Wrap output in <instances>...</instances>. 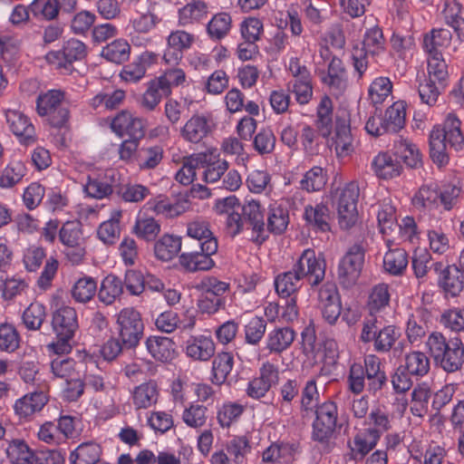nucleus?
<instances>
[{
	"mask_svg": "<svg viewBox=\"0 0 464 464\" xmlns=\"http://www.w3.org/2000/svg\"><path fill=\"white\" fill-rule=\"evenodd\" d=\"M218 208L225 218L226 232L231 237H235L245 228H250L251 239L255 243L261 245L267 239L264 213L258 201L251 200L241 205L239 200L232 196L224 198Z\"/></svg>",
	"mask_w": 464,
	"mask_h": 464,
	"instance_id": "nucleus-1",
	"label": "nucleus"
},
{
	"mask_svg": "<svg viewBox=\"0 0 464 464\" xmlns=\"http://www.w3.org/2000/svg\"><path fill=\"white\" fill-rule=\"evenodd\" d=\"M325 260L312 248L303 251L291 270L281 273L275 278L276 291L281 298L295 296L306 281L312 287L319 285L325 276Z\"/></svg>",
	"mask_w": 464,
	"mask_h": 464,
	"instance_id": "nucleus-2",
	"label": "nucleus"
},
{
	"mask_svg": "<svg viewBox=\"0 0 464 464\" xmlns=\"http://www.w3.org/2000/svg\"><path fill=\"white\" fill-rule=\"evenodd\" d=\"M387 382L381 360L374 354L365 356L363 364L352 363L347 376L348 389L356 395L361 394L365 387L370 394L376 395L386 386Z\"/></svg>",
	"mask_w": 464,
	"mask_h": 464,
	"instance_id": "nucleus-3",
	"label": "nucleus"
},
{
	"mask_svg": "<svg viewBox=\"0 0 464 464\" xmlns=\"http://www.w3.org/2000/svg\"><path fill=\"white\" fill-rule=\"evenodd\" d=\"M387 382L381 360L374 354L365 356L363 364L352 363L347 376L348 389L356 395L361 394L365 387L370 394L376 395L386 386Z\"/></svg>",
	"mask_w": 464,
	"mask_h": 464,
	"instance_id": "nucleus-4",
	"label": "nucleus"
},
{
	"mask_svg": "<svg viewBox=\"0 0 464 464\" xmlns=\"http://www.w3.org/2000/svg\"><path fill=\"white\" fill-rule=\"evenodd\" d=\"M461 121L453 114H449L443 127L434 126L430 134V156L438 166L449 162L448 147L461 150L464 136L460 130Z\"/></svg>",
	"mask_w": 464,
	"mask_h": 464,
	"instance_id": "nucleus-5",
	"label": "nucleus"
},
{
	"mask_svg": "<svg viewBox=\"0 0 464 464\" xmlns=\"http://www.w3.org/2000/svg\"><path fill=\"white\" fill-rule=\"evenodd\" d=\"M427 353L435 364L447 372L459 371L464 362V344L459 338L448 340L440 332L434 331L425 341Z\"/></svg>",
	"mask_w": 464,
	"mask_h": 464,
	"instance_id": "nucleus-6",
	"label": "nucleus"
},
{
	"mask_svg": "<svg viewBox=\"0 0 464 464\" xmlns=\"http://www.w3.org/2000/svg\"><path fill=\"white\" fill-rule=\"evenodd\" d=\"M52 326L56 334V341L49 344L57 354L69 353L72 341L79 327L76 310L71 306H62L53 314Z\"/></svg>",
	"mask_w": 464,
	"mask_h": 464,
	"instance_id": "nucleus-7",
	"label": "nucleus"
},
{
	"mask_svg": "<svg viewBox=\"0 0 464 464\" xmlns=\"http://www.w3.org/2000/svg\"><path fill=\"white\" fill-rule=\"evenodd\" d=\"M401 337L400 329L394 325H383L377 316H367L363 321L360 340L364 343L373 342L374 351L388 353Z\"/></svg>",
	"mask_w": 464,
	"mask_h": 464,
	"instance_id": "nucleus-8",
	"label": "nucleus"
},
{
	"mask_svg": "<svg viewBox=\"0 0 464 464\" xmlns=\"http://www.w3.org/2000/svg\"><path fill=\"white\" fill-rule=\"evenodd\" d=\"M313 413L315 419L312 424V439L323 445H328L336 429L342 426L338 423V406L335 401L327 400L317 403Z\"/></svg>",
	"mask_w": 464,
	"mask_h": 464,
	"instance_id": "nucleus-9",
	"label": "nucleus"
},
{
	"mask_svg": "<svg viewBox=\"0 0 464 464\" xmlns=\"http://www.w3.org/2000/svg\"><path fill=\"white\" fill-rule=\"evenodd\" d=\"M118 336L126 349L136 348L143 337L144 324L140 312L125 307L116 315Z\"/></svg>",
	"mask_w": 464,
	"mask_h": 464,
	"instance_id": "nucleus-10",
	"label": "nucleus"
},
{
	"mask_svg": "<svg viewBox=\"0 0 464 464\" xmlns=\"http://www.w3.org/2000/svg\"><path fill=\"white\" fill-rule=\"evenodd\" d=\"M63 100L64 92L61 90H50L36 100L38 114L47 116L50 124L55 128L65 126L69 121L70 111Z\"/></svg>",
	"mask_w": 464,
	"mask_h": 464,
	"instance_id": "nucleus-11",
	"label": "nucleus"
},
{
	"mask_svg": "<svg viewBox=\"0 0 464 464\" xmlns=\"http://www.w3.org/2000/svg\"><path fill=\"white\" fill-rule=\"evenodd\" d=\"M364 258V247L361 244H354L340 259L337 277L343 287L351 288L356 285L363 267Z\"/></svg>",
	"mask_w": 464,
	"mask_h": 464,
	"instance_id": "nucleus-12",
	"label": "nucleus"
},
{
	"mask_svg": "<svg viewBox=\"0 0 464 464\" xmlns=\"http://www.w3.org/2000/svg\"><path fill=\"white\" fill-rule=\"evenodd\" d=\"M359 196L360 187L357 181L349 182L340 192L336 204L339 224L343 229L353 227L358 220Z\"/></svg>",
	"mask_w": 464,
	"mask_h": 464,
	"instance_id": "nucleus-13",
	"label": "nucleus"
},
{
	"mask_svg": "<svg viewBox=\"0 0 464 464\" xmlns=\"http://www.w3.org/2000/svg\"><path fill=\"white\" fill-rule=\"evenodd\" d=\"M199 251L182 253L179 256V265L188 272L208 271L215 266L212 256L218 252L217 238L203 241Z\"/></svg>",
	"mask_w": 464,
	"mask_h": 464,
	"instance_id": "nucleus-14",
	"label": "nucleus"
},
{
	"mask_svg": "<svg viewBox=\"0 0 464 464\" xmlns=\"http://www.w3.org/2000/svg\"><path fill=\"white\" fill-rule=\"evenodd\" d=\"M215 129V123L209 114H194L188 119L180 130L184 140L198 144L208 137Z\"/></svg>",
	"mask_w": 464,
	"mask_h": 464,
	"instance_id": "nucleus-15",
	"label": "nucleus"
},
{
	"mask_svg": "<svg viewBox=\"0 0 464 464\" xmlns=\"http://www.w3.org/2000/svg\"><path fill=\"white\" fill-rule=\"evenodd\" d=\"M379 440V434L375 430H361L353 436V440L348 441L350 451L347 456L352 460H363L375 449Z\"/></svg>",
	"mask_w": 464,
	"mask_h": 464,
	"instance_id": "nucleus-16",
	"label": "nucleus"
},
{
	"mask_svg": "<svg viewBox=\"0 0 464 464\" xmlns=\"http://www.w3.org/2000/svg\"><path fill=\"white\" fill-rule=\"evenodd\" d=\"M48 400L44 390L27 392L15 401L14 411L19 420H29L35 413L44 409Z\"/></svg>",
	"mask_w": 464,
	"mask_h": 464,
	"instance_id": "nucleus-17",
	"label": "nucleus"
},
{
	"mask_svg": "<svg viewBox=\"0 0 464 464\" xmlns=\"http://www.w3.org/2000/svg\"><path fill=\"white\" fill-rule=\"evenodd\" d=\"M322 81L333 95L339 97L345 92L349 85V79L346 68L340 58H333L328 63L327 74Z\"/></svg>",
	"mask_w": 464,
	"mask_h": 464,
	"instance_id": "nucleus-18",
	"label": "nucleus"
},
{
	"mask_svg": "<svg viewBox=\"0 0 464 464\" xmlns=\"http://www.w3.org/2000/svg\"><path fill=\"white\" fill-rule=\"evenodd\" d=\"M6 121L11 131L24 145L35 141V130L30 119L19 111L8 110L5 112Z\"/></svg>",
	"mask_w": 464,
	"mask_h": 464,
	"instance_id": "nucleus-19",
	"label": "nucleus"
},
{
	"mask_svg": "<svg viewBox=\"0 0 464 464\" xmlns=\"http://www.w3.org/2000/svg\"><path fill=\"white\" fill-rule=\"evenodd\" d=\"M158 55L153 52H143L133 62L124 65L120 76L129 83H137L144 78L147 69L156 63Z\"/></svg>",
	"mask_w": 464,
	"mask_h": 464,
	"instance_id": "nucleus-20",
	"label": "nucleus"
},
{
	"mask_svg": "<svg viewBox=\"0 0 464 464\" xmlns=\"http://www.w3.org/2000/svg\"><path fill=\"white\" fill-rule=\"evenodd\" d=\"M160 391L155 381L150 380L136 386L131 392V401L135 410H146L158 401Z\"/></svg>",
	"mask_w": 464,
	"mask_h": 464,
	"instance_id": "nucleus-21",
	"label": "nucleus"
},
{
	"mask_svg": "<svg viewBox=\"0 0 464 464\" xmlns=\"http://www.w3.org/2000/svg\"><path fill=\"white\" fill-rule=\"evenodd\" d=\"M304 218L309 227L316 232H328L331 230V214L329 208L324 204L308 205L304 208Z\"/></svg>",
	"mask_w": 464,
	"mask_h": 464,
	"instance_id": "nucleus-22",
	"label": "nucleus"
},
{
	"mask_svg": "<svg viewBox=\"0 0 464 464\" xmlns=\"http://www.w3.org/2000/svg\"><path fill=\"white\" fill-rule=\"evenodd\" d=\"M216 345L209 336H191L186 343V354L193 360L206 362L214 356Z\"/></svg>",
	"mask_w": 464,
	"mask_h": 464,
	"instance_id": "nucleus-23",
	"label": "nucleus"
},
{
	"mask_svg": "<svg viewBox=\"0 0 464 464\" xmlns=\"http://www.w3.org/2000/svg\"><path fill=\"white\" fill-rule=\"evenodd\" d=\"M375 175L382 179H394L401 175L402 167L400 161L388 152L378 153L372 161Z\"/></svg>",
	"mask_w": 464,
	"mask_h": 464,
	"instance_id": "nucleus-24",
	"label": "nucleus"
},
{
	"mask_svg": "<svg viewBox=\"0 0 464 464\" xmlns=\"http://www.w3.org/2000/svg\"><path fill=\"white\" fill-rule=\"evenodd\" d=\"M334 150L340 158L351 155L353 150V139L351 133L350 124L344 119H337L335 121L334 136L333 138Z\"/></svg>",
	"mask_w": 464,
	"mask_h": 464,
	"instance_id": "nucleus-25",
	"label": "nucleus"
},
{
	"mask_svg": "<svg viewBox=\"0 0 464 464\" xmlns=\"http://www.w3.org/2000/svg\"><path fill=\"white\" fill-rule=\"evenodd\" d=\"M426 314L425 309H417L408 318L405 333L411 344L421 343L429 331Z\"/></svg>",
	"mask_w": 464,
	"mask_h": 464,
	"instance_id": "nucleus-26",
	"label": "nucleus"
},
{
	"mask_svg": "<svg viewBox=\"0 0 464 464\" xmlns=\"http://www.w3.org/2000/svg\"><path fill=\"white\" fill-rule=\"evenodd\" d=\"M295 338V331L290 327H278L270 331L266 337V348L271 353L279 354L287 350Z\"/></svg>",
	"mask_w": 464,
	"mask_h": 464,
	"instance_id": "nucleus-27",
	"label": "nucleus"
},
{
	"mask_svg": "<svg viewBox=\"0 0 464 464\" xmlns=\"http://www.w3.org/2000/svg\"><path fill=\"white\" fill-rule=\"evenodd\" d=\"M452 39L450 30L445 28L432 29L423 37L422 46L429 55H442L441 51L447 48Z\"/></svg>",
	"mask_w": 464,
	"mask_h": 464,
	"instance_id": "nucleus-28",
	"label": "nucleus"
},
{
	"mask_svg": "<svg viewBox=\"0 0 464 464\" xmlns=\"http://www.w3.org/2000/svg\"><path fill=\"white\" fill-rule=\"evenodd\" d=\"M146 347L150 355L157 361L169 362L174 358L175 343L165 336H150L146 340Z\"/></svg>",
	"mask_w": 464,
	"mask_h": 464,
	"instance_id": "nucleus-29",
	"label": "nucleus"
},
{
	"mask_svg": "<svg viewBox=\"0 0 464 464\" xmlns=\"http://www.w3.org/2000/svg\"><path fill=\"white\" fill-rule=\"evenodd\" d=\"M462 5L457 0H444L441 15L445 23L464 41V18L460 15Z\"/></svg>",
	"mask_w": 464,
	"mask_h": 464,
	"instance_id": "nucleus-30",
	"label": "nucleus"
},
{
	"mask_svg": "<svg viewBox=\"0 0 464 464\" xmlns=\"http://www.w3.org/2000/svg\"><path fill=\"white\" fill-rule=\"evenodd\" d=\"M411 203L413 207L420 212L431 211L438 208V185L429 184L421 186L414 194Z\"/></svg>",
	"mask_w": 464,
	"mask_h": 464,
	"instance_id": "nucleus-31",
	"label": "nucleus"
},
{
	"mask_svg": "<svg viewBox=\"0 0 464 464\" xmlns=\"http://www.w3.org/2000/svg\"><path fill=\"white\" fill-rule=\"evenodd\" d=\"M102 453V447L93 441L81 443L69 457L70 464H97Z\"/></svg>",
	"mask_w": 464,
	"mask_h": 464,
	"instance_id": "nucleus-32",
	"label": "nucleus"
},
{
	"mask_svg": "<svg viewBox=\"0 0 464 464\" xmlns=\"http://www.w3.org/2000/svg\"><path fill=\"white\" fill-rule=\"evenodd\" d=\"M416 380L426 376L430 370V359L426 353L411 351L404 356L401 364Z\"/></svg>",
	"mask_w": 464,
	"mask_h": 464,
	"instance_id": "nucleus-33",
	"label": "nucleus"
},
{
	"mask_svg": "<svg viewBox=\"0 0 464 464\" xmlns=\"http://www.w3.org/2000/svg\"><path fill=\"white\" fill-rule=\"evenodd\" d=\"M439 285L447 295L453 297L459 295L464 289V276L459 272V266L444 268L440 274Z\"/></svg>",
	"mask_w": 464,
	"mask_h": 464,
	"instance_id": "nucleus-34",
	"label": "nucleus"
},
{
	"mask_svg": "<svg viewBox=\"0 0 464 464\" xmlns=\"http://www.w3.org/2000/svg\"><path fill=\"white\" fill-rule=\"evenodd\" d=\"M234 367V356L231 353H218L212 361L211 382L214 384L225 383Z\"/></svg>",
	"mask_w": 464,
	"mask_h": 464,
	"instance_id": "nucleus-35",
	"label": "nucleus"
},
{
	"mask_svg": "<svg viewBox=\"0 0 464 464\" xmlns=\"http://www.w3.org/2000/svg\"><path fill=\"white\" fill-rule=\"evenodd\" d=\"M205 162L200 165L204 169L202 179L207 183H216L225 175L228 169V162L226 160H216L212 153L202 152Z\"/></svg>",
	"mask_w": 464,
	"mask_h": 464,
	"instance_id": "nucleus-36",
	"label": "nucleus"
},
{
	"mask_svg": "<svg viewBox=\"0 0 464 464\" xmlns=\"http://www.w3.org/2000/svg\"><path fill=\"white\" fill-rule=\"evenodd\" d=\"M6 458L11 464H29L34 450L24 439L15 438L6 440Z\"/></svg>",
	"mask_w": 464,
	"mask_h": 464,
	"instance_id": "nucleus-37",
	"label": "nucleus"
},
{
	"mask_svg": "<svg viewBox=\"0 0 464 464\" xmlns=\"http://www.w3.org/2000/svg\"><path fill=\"white\" fill-rule=\"evenodd\" d=\"M122 294V280L115 275L111 274L102 279L101 287L98 291V298L102 304L110 305L112 304Z\"/></svg>",
	"mask_w": 464,
	"mask_h": 464,
	"instance_id": "nucleus-38",
	"label": "nucleus"
},
{
	"mask_svg": "<svg viewBox=\"0 0 464 464\" xmlns=\"http://www.w3.org/2000/svg\"><path fill=\"white\" fill-rule=\"evenodd\" d=\"M394 154L407 166L416 169L421 165V154L417 146L411 141L399 138L394 141Z\"/></svg>",
	"mask_w": 464,
	"mask_h": 464,
	"instance_id": "nucleus-39",
	"label": "nucleus"
},
{
	"mask_svg": "<svg viewBox=\"0 0 464 464\" xmlns=\"http://www.w3.org/2000/svg\"><path fill=\"white\" fill-rule=\"evenodd\" d=\"M408 263V254L403 248L390 249L383 257L384 271L393 276H402Z\"/></svg>",
	"mask_w": 464,
	"mask_h": 464,
	"instance_id": "nucleus-40",
	"label": "nucleus"
},
{
	"mask_svg": "<svg viewBox=\"0 0 464 464\" xmlns=\"http://www.w3.org/2000/svg\"><path fill=\"white\" fill-rule=\"evenodd\" d=\"M288 224V210L276 203L270 205L267 212V227H265L266 233L281 235L285 231Z\"/></svg>",
	"mask_w": 464,
	"mask_h": 464,
	"instance_id": "nucleus-41",
	"label": "nucleus"
},
{
	"mask_svg": "<svg viewBox=\"0 0 464 464\" xmlns=\"http://www.w3.org/2000/svg\"><path fill=\"white\" fill-rule=\"evenodd\" d=\"M390 299V286L387 284L382 283L374 285L368 296V316H376L377 313L383 311L389 305Z\"/></svg>",
	"mask_w": 464,
	"mask_h": 464,
	"instance_id": "nucleus-42",
	"label": "nucleus"
},
{
	"mask_svg": "<svg viewBox=\"0 0 464 464\" xmlns=\"http://www.w3.org/2000/svg\"><path fill=\"white\" fill-rule=\"evenodd\" d=\"M205 162L203 153H195L185 157L181 169L176 173L175 179L185 186L191 184L196 178V170Z\"/></svg>",
	"mask_w": 464,
	"mask_h": 464,
	"instance_id": "nucleus-43",
	"label": "nucleus"
},
{
	"mask_svg": "<svg viewBox=\"0 0 464 464\" xmlns=\"http://www.w3.org/2000/svg\"><path fill=\"white\" fill-rule=\"evenodd\" d=\"M181 249V238L172 235H163L154 245V253L158 259L169 261Z\"/></svg>",
	"mask_w": 464,
	"mask_h": 464,
	"instance_id": "nucleus-44",
	"label": "nucleus"
},
{
	"mask_svg": "<svg viewBox=\"0 0 464 464\" xmlns=\"http://www.w3.org/2000/svg\"><path fill=\"white\" fill-rule=\"evenodd\" d=\"M160 232V225L151 217L139 216L132 227V233L146 242L154 241Z\"/></svg>",
	"mask_w": 464,
	"mask_h": 464,
	"instance_id": "nucleus-45",
	"label": "nucleus"
},
{
	"mask_svg": "<svg viewBox=\"0 0 464 464\" xmlns=\"http://www.w3.org/2000/svg\"><path fill=\"white\" fill-rule=\"evenodd\" d=\"M208 15V5L200 0H192L179 12V22L181 25L198 23Z\"/></svg>",
	"mask_w": 464,
	"mask_h": 464,
	"instance_id": "nucleus-46",
	"label": "nucleus"
},
{
	"mask_svg": "<svg viewBox=\"0 0 464 464\" xmlns=\"http://www.w3.org/2000/svg\"><path fill=\"white\" fill-rule=\"evenodd\" d=\"M386 41L382 29L374 25L365 31L362 49H365L371 56L376 57L385 52Z\"/></svg>",
	"mask_w": 464,
	"mask_h": 464,
	"instance_id": "nucleus-47",
	"label": "nucleus"
},
{
	"mask_svg": "<svg viewBox=\"0 0 464 464\" xmlns=\"http://www.w3.org/2000/svg\"><path fill=\"white\" fill-rule=\"evenodd\" d=\"M72 297L77 302L86 304L90 302L97 293V281L88 276H83L75 281L72 290Z\"/></svg>",
	"mask_w": 464,
	"mask_h": 464,
	"instance_id": "nucleus-48",
	"label": "nucleus"
},
{
	"mask_svg": "<svg viewBox=\"0 0 464 464\" xmlns=\"http://www.w3.org/2000/svg\"><path fill=\"white\" fill-rule=\"evenodd\" d=\"M169 95V93L155 78L148 82L147 89L140 101V105L143 110L152 111L160 104L162 97Z\"/></svg>",
	"mask_w": 464,
	"mask_h": 464,
	"instance_id": "nucleus-49",
	"label": "nucleus"
},
{
	"mask_svg": "<svg viewBox=\"0 0 464 464\" xmlns=\"http://www.w3.org/2000/svg\"><path fill=\"white\" fill-rule=\"evenodd\" d=\"M164 150L160 145L142 147L137 155V162L140 170L156 169L162 161Z\"/></svg>",
	"mask_w": 464,
	"mask_h": 464,
	"instance_id": "nucleus-50",
	"label": "nucleus"
},
{
	"mask_svg": "<svg viewBox=\"0 0 464 464\" xmlns=\"http://www.w3.org/2000/svg\"><path fill=\"white\" fill-rule=\"evenodd\" d=\"M327 172L319 166L307 170L300 180V188L309 193L322 190L327 183Z\"/></svg>",
	"mask_w": 464,
	"mask_h": 464,
	"instance_id": "nucleus-51",
	"label": "nucleus"
},
{
	"mask_svg": "<svg viewBox=\"0 0 464 464\" xmlns=\"http://www.w3.org/2000/svg\"><path fill=\"white\" fill-rule=\"evenodd\" d=\"M27 169L21 160H12L0 174V187L10 188L22 181Z\"/></svg>",
	"mask_w": 464,
	"mask_h": 464,
	"instance_id": "nucleus-52",
	"label": "nucleus"
},
{
	"mask_svg": "<svg viewBox=\"0 0 464 464\" xmlns=\"http://www.w3.org/2000/svg\"><path fill=\"white\" fill-rule=\"evenodd\" d=\"M130 53V46L126 40L117 39L104 46L102 50V56L107 61L122 63L126 62Z\"/></svg>",
	"mask_w": 464,
	"mask_h": 464,
	"instance_id": "nucleus-53",
	"label": "nucleus"
},
{
	"mask_svg": "<svg viewBox=\"0 0 464 464\" xmlns=\"http://www.w3.org/2000/svg\"><path fill=\"white\" fill-rule=\"evenodd\" d=\"M266 320L261 316H253L244 325L245 342L257 346L263 340L266 331Z\"/></svg>",
	"mask_w": 464,
	"mask_h": 464,
	"instance_id": "nucleus-54",
	"label": "nucleus"
},
{
	"mask_svg": "<svg viewBox=\"0 0 464 464\" xmlns=\"http://www.w3.org/2000/svg\"><path fill=\"white\" fill-rule=\"evenodd\" d=\"M333 124V102L327 95L322 97L317 107L316 125L323 137H328Z\"/></svg>",
	"mask_w": 464,
	"mask_h": 464,
	"instance_id": "nucleus-55",
	"label": "nucleus"
},
{
	"mask_svg": "<svg viewBox=\"0 0 464 464\" xmlns=\"http://www.w3.org/2000/svg\"><path fill=\"white\" fill-rule=\"evenodd\" d=\"M224 450L237 464H244L251 446L246 436H236L226 443Z\"/></svg>",
	"mask_w": 464,
	"mask_h": 464,
	"instance_id": "nucleus-56",
	"label": "nucleus"
},
{
	"mask_svg": "<svg viewBox=\"0 0 464 464\" xmlns=\"http://www.w3.org/2000/svg\"><path fill=\"white\" fill-rule=\"evenodd\" d=\"M59 238L64 246L85 244L82 223L78 220L64 223L59 230Z\"/></svg>",
	"mask_w": 464,
	"mask_h": 464,
	"instance_id": "nucleus-57",
	"label": "nucleus"
},
{
	"mask_svg": "<svg viewBox=\"0 0 464 464\" xmlns=\"http://www.w3.org/2000/svg\"><path fill=\"white\" fill-rule=\"evenodd\" d=\"M392 82L388 77H378L369 86L368 94L374 106L382 104L392 95Z\"/></svg>",
	"mask_w": 464,
	"mask_h": 464,
	"instance_id": "nucleus-58",
	"label": "nucleus"
},
{
	"mask_svg": "<svg viewBox=\"0 0 464 464\" xmlns=\"http://www.w3.org/2000/svg\"><path fill=\"white\" fill-rule=\"evenodd\" d=\"M405 107L401 102H394L390 106L384 114L386 128L391 133H396L401 130L405 124Z\"/></svg>",
	"mask_w": 464,
	"mask_h": 464,
	"instance_id": "nucleus-59",
	"label": "nucleus"
},
{
	"mask_svg": "<svg viewBox=\"0 0 464 464\" xmlns=\"http://www.w3.org/2000/svg\"><path fill=\"white\" fill-rule=\"evenodd\" d=\"M46 317V308L38 302L32 303L23 314V322L28 330H39Z\"/></svg>",
	"mask_w": 464,
	"mask_h": 464,
	"instance_id": "nucleus-60",
	"label": "nucleus"
},
{
	"mask_svg": "<svg viewBox=\"0 0 464 464\" xmlns=\"http://www.w3.org/2000/svg\"><path fill=\"white\" fill-rule=\"evenodd\" d=\"M319 400V392L314 379L308 380L301 392L300 410L304 415L314 412Z\"/></svg>",
	"mask_w": 464,
	"mask_h": 464,
	"instance_id": "nucleus-61",
	"label": "nucleus"
},
{
	"mask_svg": "<svg viewBox=\"0 0 464 464\" xmlns=\"http://www.w3.org/2000/svg\"><path fill=\"white\" fill-rule=\"evenodd\" d=\"M231 23L232 19L228 14H217L208 24V34L212 39L220 40L229 33Z\"/></svg>",
	"mask_w": 464,
	"mask_h": 464,
	"instance_id": "nucleus-62",
	"label": "nucleus"
},
{
	"mask_svg": "<svg viewBox=\"0 0 464 464\" xmlns=\"http://www.w3.org/2000/svg\"><path fill=\"white\" fill-rule=\"evenodd\" d=\"M446 85L426 78L420 82L418 92L421 102L429 106H433Z\"/></svg>",
	"mask_w": 464,
	"mask_h": 464,
	"instance_id": "nucleus-63",
	"label": "nucleus"
},
{
	"mask_svg": "<svg viewBox=\"0 0 464 464\" xmlns=\"http://www.w3.org/2000/svg\"><path fill=\"white\" fill-rule=\"evenodd\" d=\"M440 323L452 332H464V307L444 311L440 315Z\"/></svg>",
	"mask_w": 464,
	"mask_h": 464,
	"instance_id": "nucleus-64",
	"label": "nucleus"
}]
</instances>
